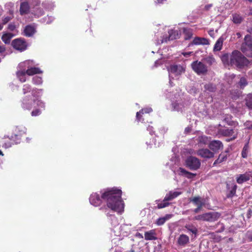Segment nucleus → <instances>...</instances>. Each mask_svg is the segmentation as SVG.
I'll return each mask as SVG.
<instances>
[{"label": "nucleus", "mask_w": 252, "mask_h": 252, "mask_svg": "<svg viewBox=\"0 0 252 252\" xmlns=\"http://www.w3.org/2000/svg\"><path fill=\"white\" fill-rule=\"evenodd\" d=\"M122 191L117 187L107 188L100 191L101 196L96 192L92 193L89 200L92 205L101 204L102 200L107 205H125L122 198Z\"/></svg>", "instance_id": "1"}, {"label": "nucleus", "mask_w": 252, "mask_h": 252, "mask_svg": "<svg viewBox=\"0 0 252 252\" xmlns=\"http://www.w3.org/2000/svg\"><path fill=\"white\" fill-rule=\"evenodd\" d=\"M250 63L249 61L238 51H233L230 56V65L234 66L239 69H242L248 66Z\"/></svg>", "instance_id": "2"}, {"label": "nucleus", "mask_w": 252, "mask_h": 252, "mask_svg": "<svg viewBox=\"0 0 252 252\" xmlns=\"http://www.w3.org/2000/svg\"><path fill=\"white\" fill-rule=\"evenodd\" d=\"M36 103L37 106L41 108H44L45 104L41 100L32 99L30 95H25L21 100V107L24 110H31L33 105Z\"/></svg>", "instance_id": "3"}, {"label": "nucleus", "mask_w": 252, "mask_h": 252, "mask_svg": "<svg viewBox=\"0 0 252 252\" xmlns=\"http://www.w3.org/2000/svg\"><path fill=\"white\" fill-rule=\"evenodd\" d=\"M202 61H195L191 63L192 69L198 75H205L209 71L208 66Z\"/></svg>", "instance_id": "4"}, {"label": "nucleus", "mask_w": 252, "mask_h": 252, "mask_svg": "<svg viewBox=\"0 0 252 252\" xmlns=\"http://www.w3.org/2000/svg\"><path fill=\"white\" fill-rule=\"evenodd\" d=\"M241 50L247 56L252 58V36L250 35L245 36Z\"/></svg>", "instance_id": "5"}, {"label": "nucleus", "mask_w": 252, "mask_h": 252, "mask_svg": "<svg viewBox=\"0 0 252 252\" xmlns=\"http://www.w3.org/2000/svg\"><path fill=\"white\" fill-rule=\"evenodd\" d=\"M30 64V61H26L23 63H21L19 64V67L20 68H26L27 67L28 69L26 70V73L29 76L33 75L36 74H41L42 73V71H41L40 68L38 67H33L29 68V65Z\"/></svg>", "instance_id": "6"}, {"label": "nucleus", "mask_w": 252, "mask_h": 252, "mask_svg": "<svg viewBox=\"0 0 252 252\" xmlns=\"http://www.w3.org/2000/svg\"><path fill=\"white\" fill-rule=\"evenodd\" d=\"M200 161L197 158L190 156L186 160V165L189 169L196 170L200 166Z\"/></svg>", "instance_id": "7"}, {"label": "nucleus", "mask_w": 252, "mask_h": 252, "mask_svg": "<svg viewBox=\"0 0 252 252\" xmlns=\"http://www.w3.org/2000/svg\"><path fill=\"white\" fill-rule=\"evenodd\" d=\"M11 45L16 50L21 51H24L27 47V44L24 39L17 38L12 41Z\"/></svg>", "instance_id": "8"}, {"label": "nucleus", "mask_w": 252, "mask_h": 252, "mask_svg": "<svg viewBox=\"0 0 252 252\" xmlns=\"http://www.w3.org/2000/svg\"><path fill=\"white\" fill-rule=\"evenodd\" d=\"M182 193L183 191H181L180 189H179L176 191H170L168 193L166 194L163 199L164 202L163 204H160L159 205H169L168 203L166 202L172 200Z\"/></svg>", "instance_id": "9"}, {"label": "nucleus", "mask_w": 252, "mask_h": 252, "mask_svg": "<svg viewBox=\"0 0 252 252\" xmlns=\"http://www.w3.org/2000/svg\"><path fill=\"white\" fill-rule=\"evenodd\" d=\"M251 178H252V171L238 175L236 178V180L238 184H242L249 181Z\"/></svg>", "instance_id": "10"}, {"label": "nucleus", "mask_w": 252, "mask_h": 252, "mask_svg": "<svg viewBox=\"0 0 252 252\" xmlns=\"http://www.w3.org/2000/svg\"><path fill=\"white\" fill-rule=\"evenodd\" d=\"M237 185L234 182L226 183L227 197H232L236 194Z\"/></svg>", "instance_id": "11"}, {"label": "nucleus", "mask_w": 252, "mask_h": 252, "mask_svg": "<svg viewBox=\"0 0 252 252\" xmlns=\"http://www.w3.org/2000/svg\"><path fill=\"white\" fill-rule=\"evenodd\" d=\"M36 26L34 24L27 25L24 30V35L27 37H32L36 32Z\"/></svg>", "instance_id": "12"}, {"label": "nucleus", "mask_w": 252, "mask_h": 252, "mask_svg": "<svg viewBox=\"0 0 252 252\" xmlns=\"http://www.w3.org/2000/svg\"><path fill=\"white\" fill-rule=\"evenodd\" d=\"M198 156L206 158H211L214 156V153L208 149H201L197 151Z\"/></svg>", "instance_id": "13"}, {"label": "nucleus", "mask_w": 252, "mask_h": 252, "mask_svg": "<svg viewBox=\"0 0 252 252\" xmlns=\"http://www.w3.org/2000/svg\"><path fill=\"white\" fill-rule=\"evenodd\" d=\"M168 71L170 73H173L176 75H179L184 72L185 69L181 65L172 64L169 66Z\"/></svg>", "instance_id": "14"}, {"label": "nucleus", "mask_w": 252, "mask_h": 252, "mask_svg": "<svg viewBox=\"0 0 252 252\" xmlns=\"http://www.w3.org/2000/svg\"><path fill=\"white\" fill-rule=\"evenodd\" d=\"M153 111V109L151 107L145 108L141 109L139 112L136 113V120L139 122H144V119L142 118L143 115L145 114H149Z\"/></svg>", "instance_id": "15"}, {"label": "nucleus", "mask_w": 252, "mask_h": 252, "mask_svg": "<svg viewBox=\"0 0 252 252\" xmlns=\"http://www.w3.org/2000/svg\"><path fill=\"white\" fill-rule=\"evenodd\" d=\"M209 147L214 152H217L220 149H222L223 144L220 141L213 140L209 143Z\"/></svg>", "instance_id": "16"}, {"label": "nucleus", "mask_w": 252, "mask_h": 252, "mask_svg": "<svg viewBox=\"0 0 252 252\" xmlns=\"http://www.w3.org/2000/svg\"><path fill=\"white\" fill-rule=\"evenodd\" d=\"M229 149H227L223 152L220 153L219 155L218 158L214 161L213 165H217L218 164L221 163L224 161H226L228 157L229 156Z\"/></svg>", "instance_id": "17"}, {"label": "nucleus", "mask_w": 252, "mask_h": 252, "mask_svg": "<svg viewBox=\"0 0 252 252\" xmlns=\"http://www.w3.org/2000/svg\"><path fill=\"white\" fill-rule=\"evenodd\" d=\"M30 10V6L28 1H23L20 3L19 12L21 15L28 14Z\"/></svg>", "instance_id": "18"}, {"label": "nucleus", "mask_w": 252, "mask_h": 252, "mask_svg": "<svg viewBox=\"0 0 252 252\" xmlns=\"http://www.w3.org/2000/svg\"><path fill=\"white\" fill-rule=\"evenodd\" d=\"M155 230L152 229L146 231L144 234V238L146 240H156L157 239Z\"/></svg>", "instance_id": "19"}, {"label": "nucleus", "mask_w": 252, "mask_h": 252, "mask_svg": "<svg viewBox=\"0 0 252 252\" xmlns=\"http://www.w3.org/2000/svg\"><path fill=\"white\" fill-rule=\"evenodd\" d=\"M26 128L22 126H17L14 130L15 134L19 138L21 141L22 137L26 134Z\"/></svg>", "instance_id": "20"}, {"label": "nucleus", "mask_w": 252, "mask_h": 252, "mask_svg": "<svg viewBox=\"0 0 252 252\" xmlns=\"http://www.w3.org/2000/svg\"><path fill=\"white\" fill-rule=\"evenodd\" d=\"M173 217L172 214H166L164 217H160L157 220L155 224L158 226L163 225L167 220L170 219Z\"/></svg>", "instance_id": "21"}, {"label": "nucleus", "mask_w": 252, "mask_h": 252, "mask_svg": "<svg viewBox=\"0 0 252 252\" xmlns=\"http://www.w3.org/2000/svg\"><path fill=\"white\" fill-rule=\"evenodd\" d=\"M220 214L216 212L207 213V221H214L217 220L220 217Z\"/></svg>", "instance_id": "22"}, {"label": "nucleus", "mask_w": 252, "mask_h": 252, "mask_svg": "<svg viewBox=\"0 0 252 252\" xmlns=\"http://www.w3.org/2000/svg\"><path fill=\"white\" fill-rule=\"evenodd\" d=\"M189 237L185 234H181L178 239V244L180 246H185L189 242Z\"/></svg>", "instance_id": "23"}, {"label": "nucleus", "mask_w": 252, "mask_h": 252, "mask_svg": "<svg viewBox=\"0 0 252 252\" xmlns=\"http://www.w3.org/2000/svg\"><path fill=\"white\" fill-rule=\"evenodd\" d=\"M219 133L224 136H230L233 134L234 131L233 129L222 128L219 129Z\"/></svg>", "instance_id": "24"}, {"label": "nucleus", "mask_w": 252, "mask_h": 252, "mask_svg": "<svg viewBox=\"0 0 252 252\" xmlns=\"http://www.w3.org/2000/svg\"><path fill=\"white\" fill-rule=\"evenodd\" d=\"M22 70H18L16 72L17 77L18 78L19 80L21 82H25L26 81V70H25V68H21Z\"/></svg>", "instance_id": "25"}, {"label": "nucleus", "mask_w": 252, "mask_h": 252, "mask_svg": "<svg viewBox=\"0 0 252 252\" xmlns=\"http://www.w3.org/2000/svg\"><path fill=\"white\" fill-rule=\"evenodd\" d=\"M2 146L5 148H8L11 147L13 144L10 140L9 136L5 135L2 139Z\"/></svg>", "instance_id": "26"}, {"label": "nucleus", "mask_w": 252, "mask_h": 252, "mask_svg": "<svg viewBox=\"0 0 252 252\" xmlns=\"http://www.w3.org/2000/svg\"><path fill=\"white\" fill-rule=\"evenodd\" d=\"M124 206H107V209H110L114 212H117L118 214L122 213L124 211Z\"/></svg>", "instance_id": "27"}, {"label": "nucleus", "mask_w": 252, "mask_h": 252, "mask_svg": "<svg viewBox=\"0 0 252 252\" xmlns=\"http://www.w3.org/2000/svg\"><path fill=\"white\" fill-rule=\"evenodd\" d=\"M208 43V40L205 38L196 37H195L192 41V44H195V45H199V44L206 45Z\"/></svg>", "instance_id": "28"}, {"label": "nucleus", "mask_w": 252, "mask_h": 252, "mask_svg": "<svg viewBox=\"0 0 252 252\" xmlns=\"http://www.w3.org/2000/svg\"><path fill=\"white\" fill-rule=\"evenodd\" d=\"M223 42V38L222 37H220L216 41L213 50L214 51H219L222 49Z\"/></svg>", "instance_id": "29"}, {"label": "nucleus", "mask_w": 252, "mask_h": 252, "mask_svg": "<svg viewBox=\"0 0 252 252\" xmlns=\"http://www.w3.org/2000/svg\"><path fill=\"white\" fill-rule=\"evenodd\" d=\"M13 35L11 33H5L1 36V40L5 44H9Z\"/></svg>", "instance_id": "30"}, {"label": "nucleus", "mask_w": 252, "mask_h": 252, "mask_svg": "<svg viewBox=\"0 0 252 252\" xmlns=\"http://www.w3.org/2000/svg\"><path fill=\"white\" fill-rule=\"evenodd\" d=\"M171 106L173 111H180L182 110L184 105L182 103L175 101L172 103Z\"/></svg>", "instance_id": "31"}, {"label": "nucleus", "mask_w": 252, "mask_h": 252, "mask_svg": "<svg viewBox=\"0 0 252 252\" xmlns=\"http://www.w3.org/2000/svg\"><path fill=\"white\" fill-rule=\"evenodd\" d=\"M183 34H184V38L185 40L190 39L193 34L192 30L189 28H184Z\"/></svg>", "instance_id": "32"}, {"label": "nucleus", "mask_w": 252, "mask_h": 252, "mask_svg": "<svg viewBox=\"0 0 252 252\" xmlns=\"http://www.w3.org/2000/svg\"><path fill=\"white\" fill-rule=\"evenodd\" d=\"M42 89H38L37 88H33L32 92V95L34 98L33 99L39 100L38 98L40 96Z\"/></svg>", "instance_id": "33"}, {"label": "nucleus", "mask_w": 252, "mask_h": 252, "mask_svg": "<svg viewBox=\"0 0 252 252\" xmlns=\"http://www.w3.org/2000/svg\"><path fill=\"white\" fill-rule=\"evenodd\" d=\"M245 101L246 106L248 108L252 109V93L247 95L245 98Z\"/></svg>", "instance_id": "34"}, {"label": "nucleus", "mask_w": 252, "mask_h": 252, "mask_svg": "<svg viewBox=\"0 0 252 252\" xmlns=\"http://www.w3.org/2000/svg\"><path fill=\"white\" fill-rule=\"evenodd\" d=\"M230 56L228 54H224L221 57V60L224 65H230Z\"/></svg>", "instance_id": "35"}, {"label": "nucleus", "mask_w": 252, "mask_h": 252, "mask_svg": "<svg viewBox=\"0 0 252 252\" xmlns=\"http://www.w3.org/2000/svg\"><path fill=\"white\" fill-rule=\"evenodd\" d=\"M180 171L182 173V174L184 175L186 177L188 178V179H191L193 177H194V176H195V175H196V174H194V173L189 172L186 170L184 168H180Z\"/></svg>", "instance_id": "36"}, {"label": "nucleus", "mask_w": 252, "mask_h": 252, "mask_svg": "<svg viewBox=\"0 0 252 252\" xmlns=\"http://www.w3.org/2000/svg\"><path fill=\"white\" fill-rule=\"evenodd\" d=\"M249 149V142L246 143L242 151V157L244 158H246L248 157V154Z\"/></svg>", "instance_id": "37"}, {"label": "nucleus", "mask_w": 252, "mask_h": 252, "mask_svg": "<svg viewBox=\"0 0 252 252\" xmlns=\"http://www.w3.org/2000/svg\"><path fill=\"white\" fill-rule=\"evenodd\" d=\"M33 88H32V86L28 84H25L23 86L22 88V92L24 95L26 94L31 93L32 91Z\"/></svg>", "instance_id": "38"}, {"label": "nucleus", "mask_w": 252, "mask_h": 252, "mask_svg": "<svg viewBox=\"0 0 252 252\" xmlns=\"http://www.w3.org/2000/svg\"><path fill=\"white\" fill-rule=\"evenodd\" d=\"M202 61L205 62L209 66H211L216 63V60L213 56H209Z\"/></svg>", "instance_id": "39"}, {"label": "nucleus", "mask_w": 252, "mask_h": 252, "mask_svg": "<svg viewBox=\"0 0 252 252\" xmlns=\"http://www.w3.org/2000/svg\"><path fill=\"white\" fill-rule=\"evenodd\" d=\"M204 88L206 91L209 92H215L216 91V87L215 85L212 83H208L204 86Z\"/></svg>", "instance_id": "40"}, {"label": "nucleus", "mask_w": 252, "mask_h": 252, "mask_svg": "<svg viewBox=\"0 0 252 252\" xmlns=\"http://www.w3.org/2000/svg\"><path fill=\"white\" fill-rule=\"evenodd\" d=\"M9 137L13 145L17 144L21 142L19 138L16 136L14 132L9 136Z\"/></svg>", "instance_id": "41"}, {"label": "nucleus", "mask_w": 252, "mask_h": 252, "mask_svg": "<svg viewBox=\"0 0 252 252\" xmlns=\"http://www.w3.org/2000/svg\"><path fill=\"white\" fill-rule=\"evenodd\" d=\"M192 200L196 205H205L204 199L200 197H194Z\"/></svg>", "instance_id": "42"}, {"label": "nucleus", "mask_w": 252, "mask_h": 252, "mask_svg": "<svg viewBox=\"0 0 252 252\" xmlns=\"http://www.w3.org/2000/svg\"><path fill=\"white\" fill-rule=\"evenodd\" d=\"M194 219L198 220L207 221V213L196 216Z\"/></svg>", "instance_id": "43"}, {"label": "nucleus", "mask_w": 252, "mask_h": 252, "mask_svg": "<svg viewBox=\"0 0 252 252\" xmlns=\"http://www.w3.org/2000/svg\"><path fill=\"white\" fill-rule=\"evenodd\" d=\"M242 17L239 14H234L233 15V22L235 24H240L242 21Z\"/></svg>", "instance_id": "44"}, {"label": "nucleus", "mask_w": 252, "mask_h": 252, "mask_svg": "<svg viewBox=\"0 0 252 252\" xmlns=\"http://www.w3.org/2000/svg\"><path fill=\"white\" fill-rule=\"evenodd\" d=\"M208 143V138L205 136L198 137V144L200 145H206Z\"/></svg>", "instance_id": "45"}, {"label": "nucleus", "mask_w": 252, "mask_h": 252, "mask_svg": "<svg viewBox=\"0 0 252 252\" xmlns=\"http://www.w3.org/2000/svg\"><path fill=\"white\" fill-rule=\"evenodd\" d=\"M32 83L35 85H39L42 83V79L41 77L35 76L32 78Z\"/></svg>", "instance_id": "46"}, {"label": "nucleus", "mask_w": 252, "mask_h": 252, "mask_svg": "<svg viewBox=\"0 0 252 252\" xmlns=\"http://www.w3.org/2000/svg\"><path fill=\"white\" fill-rule=\"evenodd\" d=\"M238 84H239V85L240 86V88L241 89H243L245 87H246L248 85V82H247L246 78L243 77L240 78Z\"/></svg>", "instance_id": "47"}, {"label": "nucleus", "mask_w": 252, "mask_h": 252, "mask_svg": "<svg viewBox=\"0 0 252 252\" xmlns=\"http://www.w3.org/2000/svg\"><path fill=\"white\" fill-rule=\"evenodd\" d=\"M185 227L192 234H194L195 235L197 234L198 230L195 227L192 225H186Z\"/></svg>", "instance_id": "48"}, {"label": "nucleus", "mask_w": 252, "mask_h": 252, "mask_svg": "<svg viewBox=\"0 0 252 252\" xmlns=\"http://www.w3.org/2000/svg\"><path fill=\"white\" fill-rule=\"evenodd\" d=\"M232 116L231 115H227L225 118L223 119V121L225 122L229 125H232L233 121L231 120Z\"/></svg>", "instance_id": "49"}, {"label": "nucleus", "mask_w": 252, "mask_h": 252, "mask_svg": "<svg viewBox=\"0 0 252 252\" xmlns=\"http://www.w3.org/2000/svg\"><path fill=\"white\" fill-rule=\"evenodd\" d=\"M40 114L41 111L39 109H35V110H33L31 113L32 116H37L39 115Z\"/></svg>", "instance_id": "50"}, {"label": "nucleus", "mask_w": 252, "mask_h": 252, "mask_svg": "<svg viewBox=\"0 0 252 252\" xmlns=\"http://www.w3.org/2000/svg\"><path fill=\"white\" fill-rule=\"evenodd\" d=\"M169 39H171V40H173V39L176 38V37H175L176 34L177 36L178 35V33L176 32L172 31V33L169 32Z\"/></svg>", "instance_id": "51"}, {"label": "nucleus", "mask_w": 252, "mask_h": 252, "mask_svg": "<svg viewBox=\"0 0 252 252\" xmlns=\"http://www.w3.org/2000/svg\"><path fill=\"white\" fill-rule=\"evenodd\" d=\"M8 29L10 31H14L16 29V26L14 23H10L8 25Z\"/></svg>", "instance_id": "52"}, {"label": "nucleus", "mask_w": 252, "mask_h": 252, "mask_svg": "<svg viewBox=\"0 0 252 252\" xmlns=\"http://www.w3.org/2000/svg\"><path fill=\"white\" fill-rule=\"evenodd\" d=\"M12 18L11 17L6 16L5 17H4L2 20L3 25H5Z\"/></svg>", "instance_id": "53"}, {"label": "nucleus", "mask_w": 252, "mask_h": 252, "mask_svg": "<svg viewBox=\"0 0 252 252\" xmlns=\"http://www.w3.org/2000/svg\"><path fill=\"white\" fill-rule=\"evenodd\" d=\"M5 51V47L3 45H0V53H2Z\"/></svg>", "instance_id": "54"}, {"label": "nucleus", "mask_w": 252, "mask_h": 252, "mask_svg": "<svg viewBox=\"0 0 252 252\" xmlns=\"http://www.w3.org/2000/svg\"><path fill=\"white\" fill-rule=\"evenodd\" d=\"M212 6V4H207V5H206L205 6V7H204V9L206 10H209V9Z\"/></svg>", "instance_id": "55"}, {"label": "nucleus", "mask_w": 252, "mask_h": 252, "mask_svg": "<svg viewBox=\"0 0 252 252\" xmlns=\"http://www.w3.org/2000/svg\"><path fill=\"white\" fill-rule=\"evenodd\" d=\"M191 53V52H186V53H183V54L184 55V56L187 57V56H189Z\"/></svg>", "instance_id": "56"}, {"label": "nucleus", "mask_w": 252, "mask_h": 252, "mask_svg": "<svg viewBox=\"0 0 252 252\" xmlns=\"http://www.w3.org/2000/svg\"><path fill=\"white\" fill-rule=\"evenodd\" d=\"M201 206H199L197 208L195 209L194 210V212H195V213H198V211L201 209Z\"/></svg>", "instance_id": "57"}, {"label": "nucleus", "mask_w": 252, "mask_h": 252, "mask_svg": "<svg viewBox=\"0 0 252 252\" xmlns=\"http://www.w3.org/2000/svg\"><path fill=\"white\" fill-rule=\"evenodd\" d=\"M185 130L187 132H189L191 131V128L189 127H187L185 128Z\"/></svg>", "instance_id": "58"}, {"label": "nucleus", "mask_w": 252, "mask_h": 252, "mask_svg": "<svg viewBox=\"0 0 252 252\" xmlns=\"http://www.w3.org/2000/svg\"><path fill=\"white\" fill-rule=\"evenodd\" d=\"M236 35H237L238 38H239L241 37V34L239 32H237Z\"/></svg>", "instance_id": "59"}, {"label": "nucleus", "mask_w": 252, "mask_h": 252, "mask_svg": "<svg viewBox=\"0 0 252 252\" xmlns=\"http://www.w3.org/2000/svg\"><path fill=\"white\" fill-rule=\"evenodd\" d=\"M136 236H138L139 237L141 238H143V237L142 236V235L139 233H138L137 234H136Z\"/></svg>", "instance_id": "60"}, {"label": "nucleus", "mask_w": 252, "mask_h": 252, "mask_svg": "<svg viewBox=\"0 0 252 252\" xmlns=\"http://www.w3.org/2000/svg\"><path fill=\"white\" fill-rule=\"evenodd\" d=\"M163 0H156V2L158 3H162Z\"/></svg>", "instance_id": "61"}, {"label": "nucleus", "mask_w": 252, "mask_h": 252, "mask_svg": "<svg viewBox=\"0 0 252 252\" xmlns=\"http://www.w3.org/2000/svg\"><path fill=\"white\" fill-rule=\"evenodd\" d=\"M3 27V24L0 23V31H1Z\"/></svg>", "instance_id": "62"}, {"label": "nucleus", "mask_w": 252, "mask_h": 252, "mask_svg": "<svg viewBox=\"0 0 252 252\" xmlns=\"http://www.w3.org/2000/svg\"><path fill=\"white\" fill-rule=\"evenodd\" d=\"M247 127L249 129H252V124H251L250 126H248Z\"/></svg>", "instance_id": "63"}, {"label": "nucleus", "mask_w": 252, "mask_h": 252, "mask_svg": "<svg viewBox=\"0 0 252 252\" xmlns=\"http://www.w3.org/2000/svg\"><path fill=\"white\" fill-rule=\"evenodd\" d=\"M155 252H163L162 251L158 250H156Z\"/></svg>", "instance_id": "64"}]
</instances>
